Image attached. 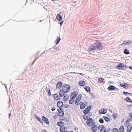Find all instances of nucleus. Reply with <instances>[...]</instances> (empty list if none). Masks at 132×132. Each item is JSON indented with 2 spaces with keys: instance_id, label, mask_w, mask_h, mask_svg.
<instances>
[{
  "instance_id": "nucleus-12",
  "label": "nucleus",
  "mask_w": 132,
  "mask_h": 132,
  "mask_svg": "<svg viewBox=\"0 0 132 132\" xmlns=\"http://www.w3.org/2000/svg\"><path fill=\"white\" fill-rule=\"evenodd\" d=\"M107 110L106 109H102L99 110V113L101 114H105L107 112Z\"/></svg>"
},
{
  "instance_id": "nucleus-39",
  "label": "nucleus",
  "mask_w": 132,
  "mask_h": 132,
  "mask_svg": "<svg viewBox=\"0 0 132 132\" xmlns=\"http://www.w3.org/2000/svg\"><path fill=\"white\" fill-rule=\"evenodd\" d=\"M123 93L124 95H126L127 94H131L130 93H129L127 92H123Z\"/></svg>"
},
{
  "instance_id": "nucleus-54",
  "label": "nucleus",
  "mask_w": 132,
  "mask_h": 132,
  "mask_svg": "<svg viewBox=\"0 0 132 132\" xmlns=\"http://www.w3.org/2000/svg\"><path fill=\"white\" fill-rule=\"evenodd\" d=\"M73 132V131H71V132Z\"/></svg>"
},
{
  "instance_id": "nucleus-9",
  "label": "nucleus",
  "mask_w": 132,
  "mask_h": 132,
  "mask_svg": "<svg viewBox=\"0 0 132 132\" xmlns=\"http://www.w3.org/2000/svg\"><path fill=\"white\" fill-rule=\"evenodd\" d=\"M78 93L76 92H74L71 94L70 98L74 99L78 95Z\"/></svg>"
},
{
  "instance_id": "nucleus-35",
  "label": "nucleus",
  "mask_w": 132,
  "mask_h": 132,
  "mask_svg": "<svg viewBox=\"0 0 132 132\" xmlns=\"http://www.w3.org/2000/svg\"><path fill=\"white\" fill-rule=\"evenodd\" d=\"M99 121L101 123H104V121L103 119L101 118L99 119Z\"/></svg>"
},
{
  "instance_id": "nucleus-4",
  "label": "nucleus",
  "mask_w": 132,
  "mask_h": 132,
  "mask_svg": "<svg viewBox=\"0 0 132 132\" xmlns=\"http://www.w3.org/2000/svg\"><path fill=\"white\" fill-rule=\"evenodd\" d=\"M116 68L118 69L124 70L126 69L127 67L126 64L120 63L118 64Z\"/></svg>"
},
{
  "instance_id": "nucleus-22",
  "label": "nucleus",
  "mask_w": 132,
  "mask_h": 132,
  "mask_svg": "<svg viewBox=\"0 0 132 132\" xmlns=\"http://www.w3.org/2000/svg\"><path fill=\"white\" fill-rule=\"evenodd\" d=\"M87 105L85 103H83L80 105V109H83Z\"/></svg>"
},
{
  "instance_id": "nucleus-49",
  "label": "nucleus",
  "mask_w": 132,
  "mask_h": 132,
  "mask_svg": "<svg viewBox=\"0 0 132 132\" xmlns=\"http://www.w3.org/2000/svg\"><path fill=\"white\" fill-rule=\"evenodd\" d=\"M63 24V21H61L60 22V24L61 25L62 24Z\"/></svg>"
},
{
  "instance_id": "nucleus-44",
  "label": "nucleus",
  "mask_w": 132,
  "mask_h": 132,
  "mask_svg": "<svg viewBox=\"0 0 132 132\" xmlns=\"http://www.w3.org/2000/svg\"><path fill=\"white\" fill-rule=\"evenodd\" d=\"M129 116L130 117H131V119H132V113H129Z\"/></svg>"
},
{
  "instance_id": "nucleus-27",
  "label": "nucleus",
  "mask_w": 132,
  "mask_h": 132,
  "mask_svg": "<svg viewBox=\"0 0 132 132\" xmlns=\"http://www.w3.org/2000/svg\"><path fill=\"white\" fill-rule=\"evenodd\" d=\"M61 39V38L60 37H58L57 39L55 41V42L56 43V44H57Z\"/></svg>"
},
{
  "instance_id": "nucleus-51",
  "label": "nucleus",
  "mask_w": 132,
  "mask_h": 132,
  "mask_svg": "<svg viewBox=\"0 0 132 132\" xmlns=\"http://www.w3.org/2000/svg\"><path fill=\"white\" fill-rule=\"evenodd\" d=\"M108 130H109L110 131V129L109 128V129H108Z\"/></svg>"
},
{
  "instance_id": "nucleus-16",
  "label": "nucleus",
  "mask_w": 132,
  "mask_h": 132,
  "mask_svg": "<svg viewBox=\"0 0 132 132\" xmlns=\"http://www.w3.org/2000/svg\"><path fill=\"white\" fill-rule=\"evenodd\" d=\"M92 119L91 118H90L88 119L86 121V123L87 125H89L91 123H92Z\"/></svg>"
},
{
  "instance_id": "nucleus-20",
  "label": "nucleus",
  "mask_w": 132,
  "mask_h": 132,
  "mask_svg": "<svg viewBox=\"0 0 132 132\" xmlns=\"http://www.w3.org/2000/svg\"><path fill=\"white\" fill-rule=\"evenodd\" d=\"M84 89L88 93H89L90 92V89L89 86H85L84 87Z\"/></svg>"
},
{
  "instance_id": "nucleus-8",
  "label": "nucleus",
  "mask_w": 132,
  "mask_h": 132,
  "mask_svg": "<svg viewBox=\"0 0 132 132\" xmlns=\"http://www.w3.org/2000/svg\"><path fill=\"white\" fill-rule=\"evenodd\" d=\"M58 113L57 114L58 115L60 116H62L64 114L63 110L61 108H59L58 109Z\"/></svg>"
},
{
  "instance_id": "nucleus-24",
  "label": "nucleus",
  "mask_w": 132,
  "mask_h": 132,
  "mask_svg": "<svg viewBox=\"0 0 132 132\" xmlns=\"http://www.w3.org/2000/svg\"><path fill=\"white\" fill-rule=\"evenodd\" d=\"M69 96L68 95H66L63 97V99L64 101H68Z\"/></svg>"
},
{
  "instance_id": "nucleus-45",
  "label": "nucleus",
  "mask_w": 132,
  "mask_h": 132,
  "mask_svg": "<svg viewBox=\"0 0 132 132\" xmlns=\"http://www.w3.org/2000/svg\"><path fill=\"white\" fill-rule=\"evenodd\" d=\"M129 68L130 69L132 70V66H129Z\"/></svg>"
},
{
  "instance_id": "nucleus-38",
  "label": "nucleus",
  "mask_w": 132,
  "mask_h": 132,
  "mask_svg": "<svg viewBox=\"0 0 132 132\" xmlns=\"http://www.w3.org/2000/svg\"><path fill=\"white\" fill-rule=\"evenodd\" d=\"M99 79L100 80H101L102 81V82L103 83V84H104L105 83V81L104 80V79L102 78H99Z\"/></svg>"
},
{
  "instance_id": "nucleus-26",
  "label": "nucleus",
  "mask_w": 132,
  "mask_h": 132,
  "mask_svg": "<svg viewBox=\"0 0 132 132\" xmlns=\"http://www.w3.org/2000/svg\"><path fill=\"white\" fill-rule=\"evenodd\" d=\"M46 90L47 92L48 93V95L49 96H50L51 95V94L50 92V89L49 88H46Z\"/></svg>"
},
{
  "instance_id": "nucleus-19",
  "label": "nucleus",
  "mask_w": 132,
  "mask_h": 132,
  "mask_svg": "<svg viewBox=\"0 0 132 132\" xmlns=\"http://www.w3.org/2000/svg\"><path fill=\"white\" fill-rule=\"evenodd\" d=\"M56 19L59 21H61L62 19V16L59 14L57 15L56 17Z\"/></svg>"
},
{
  "instance_id": "nucleus-14",
  "label": "nucleus",
  "mask_w": 132,
  "mask_h": 132,
  "mask_svg": "<svg viewBox=\"0 0 132 132\" xmlns=\"http://www.w3.org/2000/svg\"><path fill=\"white\" fill-rule=\"evenodd\" d=\"M132 130V126L131 125H128L127 129V132H131Z\"/></svg>"
},
{
  "instance_id": "nucleus-34",
  "label": "nucleus",
  "mask_w": 132,
  "mask_h": 132,
  "mask_svg": "<svg viewBox=\"0 0 132 132\" xmlns=\"http://www.w3.org/2000/svg\"><path fill=\"white\" fill-rule=\"evenodd\" d=\"M83 118L85 120H87L88 119V117L87 116H86V114L84 115L83 116Z\"/></svg>"
},
{
  "instance_id": "nucleus-6",
  "label": "nucleus",
  "mask_w": 132,
  "mask_h": 132,
  "mask_svg": "<svg viewBox=\"0 0 132 132\" xmlns=\"http://www.w3.org/2000/svg\"><path fill=\"white\" fill-rule=\"evenodd\" d=\"M91 107V106H89L87 107L84 110L83 112L86 115L88 113Z\"/></svg>"
},
{
  "instance_id": "nucleus-15",
  "label": "nucleus",
  "mask_w": 132,
  "mask_h": 132,
  "mask_svg": "<svg viewBox=\"0 0 132 132\" xmlns=\"http://www.w3.org/2000/svg\"><path fill=\"white\" fill-rule=\"evenodd\" d=\"M62 85V83L61 81L59 82L56 85L57 88L60 89Z\"/></svg>"
},
{
  "instance_id": "nucleus-1",
  "label": "nucleus",
  "mask_w": 132,
  "mask_h": 132,
  "mask_svg": "<svg viewBox=\"0 0 132 132\" xmlns=\"http://www.w3.org/2000/svg\"><path fill=\"white\" fill-rule=\"evenodd\" d=\"M70 89V87L68 85H65L63 86L62 89L59 92V95L61 97H63L65 94L68 92Z\"/></svg>"
},
{
  "instance_id": "nucleus-50",
  "label": "nucleus",
  "mask_w": 132,
  "mask_h": 132,
  "mask_svg": "<svg viewBox=\"0 0 132 132\" xmlns=\"http://www.w3.org/2000/svg\"><path fill=\"white\" fill-rule=\"evenodd\" d=\"M63 132H68V131L65 130V131H64Z\"/></svg>"
},
{
  "instance_id": "nucleus-30",
  "label": "nucleus",
  "mask_w": 132,
  "mask_h": 132,
  "mask_svg": "<svg viewBox=\"0 0 132 132\" xmlns=\"http://www.w3.org/2000/svg\"><path fill=\"white\" fill-rule=\"evenodd\" d=\"M124 52L126 54H129V52L128 49H125Z\"/></svg>"
},
{
  "instance_id": "nucleus-7",
  "label": "nucleus",
  "mask_w": 132,
  "mask_h": 132,
  "mask_svg": "<svg viewBox=\"0 0 132 132\" xmlns=\"http://www.w3.org/2000/svg\"><path fill=\"white\" fill-rule=\"evenodd\" d=\"M98 130H100V132H106V129L104 126L101 125Z\"/></svg>"
},
{
  "instance_id": "nucleus-53",
  "label": "nucleus",
  "mask_w": 132,
  "mask_h": 132,
  "mask_svg": "<svg viewBox=\"0 0 132 132\" xmlns=\"http://www.w3.org/2000/svg\"><path fill=\"white\" fill-rule=\"evenodd\" d=\"M131 103H132V101H131Z\"/></svg>"
},
{
  "instance_id": "nucleus-13",
  "label": "nucleus",
  "mask_w": 132,
  "mask_h": 132,
  "mask_svg": "<svg viewBox=\"0 0 132 132\" xmlns=\"http://www.w3.org/2000/svg\"><path fill=\"white\" fill-rule=\"evenodd\" d=\"M96 50L95 48V47L94 46H90L89 47L88 49V52H90V51H94V50Z\"/></svg>"
},
{
  "instance_id": "nucleus-33",
  "label": "nucleus",
  "mask_w": 132,
  "mask_h": 132,
  "mask_svg": "<svg viewBox=\"0 0 132 132\" xmlns=\"http://www.w3.org/2000/svg\"><path fill=\"white\" fill-rule=\"evenodd\" d=\"M112 132H119L118 129L116 128H114L112 130Z\"/></svg>"
},
{
  "instance_id": "nucleus-48",
  "label": "nucleus",
  "mask_w": 132,
  "mask_h": 132,
  "mask_svg": "<svg viewBox=\"0 0 132 132\" xmlns=\"http://www.w3.org/2000/svg\"><path fill=\"white\" fill-rule=\"evenodd\" d=\"M42 132H47V131H46V130H44L42 131Z\"/></svg>"
},
{
  "instance_id": "nucleus-23",
  "label": "nucleus",
  "mask_w": 132,
  "mask_h": 132,
  "mask_svg": "<svg viewBox=\"0 0 132 132\" xmlns=\"http://www.w3.org/2000/svg\"><path fill=\"white\" fill-rule=\"evenodd\" d=\"M124 130V128L123 126H121L119 129H118L119 132H123Z\"/></svg>"
},
{
  "instance_id": "nucleus-11",
  "label": "nucleus",
  "mask_w": 132,
  "mask_h": 132,
  "mask_svg": "<svg viewBox=\"0 0 132 132\" xmlns=\"http://www.w3.org/2000/svg\"><path fill=\"white\" fill-rule=\"evenodd\" d=\"M53 98L55 100H57L60 99V97L57 94H54L53 96Z\"/></svg>"
},
{
  "instance_id": "nucleus-29",
  "label": "nucleus",
  "mask_w": 132,
  "mask_h": 132,
  "mask_svg": "<svg viewBox=\"0 0 132 132\" xmlns=\"http://www.w3.org/2000/svg\"><path fill=\"white\" fill-rule=\"evenodd\" d=\"M74 99L71 98L70 100L69 101V103L70 104H72L74 102V100H73Z\"/></svg>"
},
{
  "instance_id": "nucleus-2",
  "label": "nucleus",
  "mask_w": 132,
  "mask_h": 132,
  "mask_svg": "<svg viewBox=\"0 0 132 132\" xmlns=\"http://www.w3.org/2000/svg\"><path fill=\"white\" fill-rule=\"evenodd\" d=\"M94 45L95 48L98 51H100L102 49L103 45L98 40H96Z\"/></svg>"
},
{
  "instance_id": "nucleus-31",
  "label": "nucleus",
  "mask_w": 132,
  "mask_h": 132,
  "mask_svg": "<svg viewBox=\"0 0 132 132\" xmlns=\"http://www.w3.org/2000/svg\"><path fill=\"white\" fill-rule=\"evenodd\" d=\"M125 101L128 102H131V101H132V100H131L129 97H127L125 99Z\"/></svg>"
},
{
  "instance_id": "nucleus-25",
  "label": "nucleus",
  "mask_w": 132,
  "mask_h": 132,
  "mask_svg": "<svg viewBox=\"0 0 132 132\" xmlns=\"http://www.w3.org/2000/svg\"><path fill=\"white\" fill-rule=\"evenodd\" d=\"M64 124V123L63 122L60 121L58 123V125L60 127H62L63 126Z\"/></svg>"
},
{
  "instance_id": "nucleus-17",
  "label": "nucleus",
  "mask_w": 132,
  "mask_h": 132,
  "mask_svg": "<svg viewBox=\"0 0 132 132\" xmlns=\"http://www.w3.org/2000/svg\"><path fill=\"white\" fill-rule=\"evenodd\" d=\"M86 83L84 81L81 80L79 81L78 84L79 85L81 86H84L85 85Z\"/></svg>"
},
{
  "instance_id": "nucleus-52",
  "label": "nucleus",
  "mask_w": 132,
  "mask_h": 132,
  "mask_svg": "<svg viewBox=\"0 0 132 132\" xmlns=\"http://www.w3.org/2000/svg\"><path fill=\"white\" fill-rule=\"evenodd\" d=\"M52 1H54L55 0H51Z\"/></svg>"
},
{
  "instance_id": "nucleus-21",
  "label": "nucleus",
  "mask_w": 132,
  "mask_h": 132,
  "mask_svg": "<svg viewBox=\"0 0 132 132\" xmlns=\"http://www.w3.org/2000/svg\"><path fill=\"white\" fill-rule=\"evenodd\" d=\"M115 87L114 86L111 85L108 87V89L109 90H113L114 89Z\"/></svg>"
},
{
  "instance_id": "nucleus-40",
  "label": "nucleus",
  "mask_w": 132,
  "mask_h": 132,
  "mask_svg": "<svg viewBox=\"0 0 132 132\" xmlns=\"http://www.w3.org/2000/svg\"><path fill=\"white\" fill-rule=\"evenodd\" d=\"M129 123V121L128 120H127L125 122V124L126 125H127Z\"/></svg>"
},
{
  "instance_id": "nucleus-18",
  "label": "nucleus",
  "mask_w": 132,
  "mask_h": 132,
  "mask_svg": "<svg viewBox=\"0 0 132 132\" xmlns=\"http://www.w3.org/2000/svg\"><path fill=\"white\" fill-rule=\"evenodd\" d=\"M63 102L60 101H59L57 103V106L59 108L62 107L63 106Z\"/></svg>"
},
{
  "instance_id": "nucleus-36",
  "label": "nucleus",
  "mask_w": 132,
  "mask_h": 132,
  "mask_svg": "<svg viewBox=\"0 0 132 132\" xmlns=\"http://www.w3.org/2000/svg\"><path fill=\"white\" fill-rule=\"evenodd\" d=\"M126 42V45H128L132 43V41H128Z\"/></svg>"
},
{
  "instance_id": "nucleus-10",
  "label": "nucleus",
  "mask_w": 132,
  "mask_h": 132,
  "mask_svg": "<svg viewBox=\"0 0 132 132\" xmlns=\"http://www.w3.org/2000/svg\"><path fill=\"white\" fill-rule=\"evenodd\" d=\"M42 119L44 122L47 124H49V122L48 119L45 117L43 116L42 117Z\"/></svg>"
},
{
  "instance_id": "nucleus-28",
  "label": "nucleus",
  "mask_w": 132,
  "mask_h": 132,
  "mask_svg": "<svg viewBox=\"0 0 132 132\" xmlns=\"http://www.w3.org/2000/svg\"><path fill=\"white\" fill-rule=\"evenodd\" d=\"M103 118L104 119V120L107 122H108L109 121V118L107 117L103 116Z\"/></svg>"
},
{
  "instance_id": "nucleus-43",
  "label": "nucleus",
  "mask_w": 132,
  "mask_h": 132,
  "mask_svg": "<svg viewBox=\"0 0 132 132\" xmlns=\"http://www.w3.org/2000/svg\"><path fill=\"white\" fill-rule=\"evenodd\" d=\"M55 109L54 107H53L52 108L51 110L52 111H54L55 110Z\"/></svg>"
},
{
  "instance_id": "nucleus-42",
  "label": "nucleus",
  "mask_w": 132,
  "mask_h": 132,
  "mask_svg": "<svg viewBox=\"0 0 132 132\" xmlns=\"http://www.w3.org/2000/svg\"><path fill=\"white\" fill-rule=\"evenodd\" d=\"M120 86L121 87H123L124 88H125V87H126V86L125 85H122V84H120Z\"/></svg>"
},
{
  "instance_id": "nucleus-5",
  "label": "nucleus",
  "mask_w": 132,
  "mask_h": 132,
  "mask_svg": "<svg viewBox=\"0 0 132 132\" xmlns=\"http://www.w3.org/2000/svg\"><path fill=\"white\" fill-rule=\"evenodd\" d=\"M81 98V95H79L77 98L76 100L75 101L76 105H78L79 104L81 103V102H80V101Z\"/></svg>"
},
{
  "instance_id": "nucleus-37",
  "label": "nucleus",
  "mask_w": 132,
  "mask_h": 132,
  "mask_svg": "<svg viewBox=\"0 0 132 132\" xmlns=\"http://www.w3.org/2000/svg\"><path fill=\"white\" fill-rule=\"evenodd\" d=\"M126 45V42L125 41H124L120 45L121 46H123Z\"/></svg>"
},
{
  "instance_id": "nucleus-47",
  "label": "nucleus",
  "mask_w": 132,
  "mask_h": 132,
  "mask_svg": "<svg viewBox=\"0 0 132 132\" xmlns=\"http://www.w3.org/2000/svg\"><path fill=\"white\" fill-rule=\"evenodd\" d=\"M11 116V113H10L9 114V118Z\"/></svg>"
},
{
  "instance_id": "nucleus-32",
  "label": "nucleus",
  "mask_w": 132,
  "mask_h": 132,
  "mask_svg": "<svg viewBox=\"0 0 132 132\" xmlns=\"http://www.w3.org/2000/svg\"><path fill=\"white\" fill-rule=\"evenodd\" d=\"M36 119L38 121L40 122L41 123H42L43 122L41 120V119L39 118V117L38 116L36 117Z\"/></svg>"
},
{
  "instance_id": "nucleus-3",
  "label": "nucleus",
  "mask_w": 132,
  "mask_h": 132,
  "mask_svg": "<svg viewBox=\"0 0 132 132\" xmlns=\"http://www.w3.org/2000/svg\"><path fill=\"white\" fill-rule=\"evenodd\" d=\"M100 126V125L98 126L95 124V122H93L91 126V130L93 132H95L97 130H99Z\"/></svg>"
},
{
  "instance_id": "nucleus-46",
  "label": "nucleus",
  "mask_w": 132,
  "mask_h": 132,
  "mask_svg": "<svg viewBox=\"0 0 132 132\" xmlns=\"http://www.w3.org/2000/svg\"><path fill=\"white\" fill-rule=\"evenodd\" d=\"M78 74H79L80 75H82V76H83V74H82V73H78Z\"/></svg>"
},
{
  "instance_id": "nucleus-41",
  "label": "nucleus",
  "mask_w": 132,
  "mask_h": 132,
  "mask_svg": "<svg viewBox=\"0 0 132 132\" xmlns=\"http://www.w3.org/2000/svg\"><path fill=\"white\" fill-rule=\"evenodd\" d=\"M60 130L61 132H62L63 131V129L61 127L60 129Z\"/></svg>"
}]
</instances>
